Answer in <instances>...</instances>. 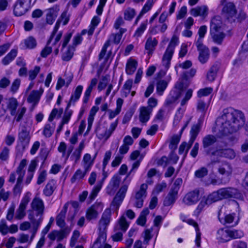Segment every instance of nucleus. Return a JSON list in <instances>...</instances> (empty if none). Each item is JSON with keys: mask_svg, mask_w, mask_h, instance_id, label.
Segmentation results:
<instances>
[{"mask_svg": "<svg viewBox=\"0 0 248 248\" xmlns=\"http://www.w3.org/2000/svg\"><path fill=\"white\" fill-rule=\"evenodd\" d=\"M98 82V80L96 78H93L90 82V85L88 86L86 90L85 91L83 98V102L84 104H86L88 103L90 97L91 96V93L92 92L93 89L94 87L97 84Z\"/></svg>", "mask_w": 248, "mask_h": 248, "instance_id": "28", "label": "nucleus"}, {"mask_svg": "<svg viewBox=\"0 0 248 248\" xmlns=\"http://www.w3.org/2000/svg\"><path fill=\"white\" fill-rule=\"evenodd\" d=\"M149 214V210L148 208H144L141 212L140 216L137 220L138 225L141 226L145 225L146 222V216Z\"/></svg>", "mask_w": 248, "mask_h": 248, "instance_id": "34", "label": "nucleus"}, {"mask_svg": "<svg viewBox=\"0 0 248 248\" xmlns=\"http://www.w3.org/2000/svg\"><path fill=\"white\" fill-rule=\"evenodd\" d=\"M19 103L16 98L11 97L8 99L7 103V109L9 111L10 115L14 116V121L16 122L21 121L26 112L25 107L18 108Z\"/></svg>", "mask_w": 248, "mask_h": 248, "instance_id": "4", "label": "nucleus"}, {"mask_svg": "<svg viewBox=\"0 0 248 248\" xmlns=\"http://www.w3.org/2000/svg\"><path fill=\"white\" fill-rule=\"evenodd\" d=\"M218 121H220V131L224 135L237 131L245 123L243 112L233 108H224Z\"/></svg>", "mask_w": 248, "mask_h": 248, "instance_id": "1", "label": "nucleus"}, {"mask_svg": "<svg viewBox=\"0 0 248 248\" xmlns=\"http://www.w3.org/2000/svg\"><path fill=\"white\" fill-rule=\"evenodd\" d=\"M208 170L205 167H202L195 172V176L197 178H202L208 174Z\"/></svg>", "mask_w": 248, "mask_h": 248, "instance_id": "56", "label": "nucleus"}, {"mask_svg": "<svg viewBox=\"0 0 248 248\" xmlns=\"http://www.w3.org/2000/svg\"><path fill=\"white\" fill-rule=\"evenodd\" d=\"M222 12L224 16L230 19L235 16L237 11L233 3L229 2L224 5Z\"/></svg>", "mask_w": 248, "mask_h": 248, "instance_id": "15", "label": "nucleus"}, {"mask_svg": "<svg viewBox=\"0 0 248 248\" xmlns=\"http://www.w3.org/2000/svg\"><path fill=\"white\" fill-rule=\"evenodd\" d=\"M184 111L185 110L181 108L178 109L174 118V126H177L178 124L183 116Z\"/></svg>", "mask_w": 248, "mask_h": 248, "instance_id": "51", "label": "nucleus"}, {"mask_svg": "<svg viewBox=\"0 0 248 248\" xmlns=\"http://www.w3.org/2000/svg\"><path fill=\"white\" fill-rule=\"evenodd\" d=\"M199 60L202 63L206 62L209 59V52L208 48L199 50Z\"/></svg>", "mask_w": 248, "mask_h": 248, "instance_id": "40", "label": "nucleus"}, {"mask_svg": "<svg viewBox=\"0 0 248 248\" xmlns=\"http://www.w3.org/2000/svg\"><path fill=\"white\" fill-rule=\"evenodd\" d=\"M235 214H229L224 217H221L220 213L218 215V218L221 224L227 227H233L238 223V220L234 221Z\"/></svg>", "mask_w": 248, "mask_h": 248, "instance_id": "14", "label": "nucleus"}, {"mask_svg": "<svg viewBox=\"0 0 248 248\" xmlns=\"http://www.w3.org/2000/svg\"><path fill=\"white\" fill-rule=\"evenodd\" d=\"M103 204L100 202H95L92 205L86 212V217L88 220L96 219L98 216L99 212L102 210Z\"/></svg>", "mask_w": 248, "mask_h": 248, "instance_id": "11", "label": "nucleus"}, {"mask_svg": "<svg viewBox=\"0 0 248 248\" xmlns=\"http://www.w3.org/2000/svg\"><path fill=\"white\" fill-rule=\"evenodd\" d=\"M102 183H98L93 189L90 196H89V199L91 200V201L94 200V199L97 196L98 192L101 189V187L102 186Z\"/></svg>", "mask_w": 248, "mask_h": 248, "instance_id": "47", "label": "nucleus"}, {"mask_svg": "<svg viewBox=\"0 0 248 248\" xmlns=\"http://www.w3.org/2000/svg\"><path fill=\"white\" fill-rule=\"evenodd\" d=\"M70 229L68 227L65 228L60 231H58L56 240L58 242L61 241L63 238L66 237L70 232Z\"/></svg>", "mask_w": 248, "mask_h": 248, "instance_id": "41", "label": "nucleus"}, {"mask_svg": "<svg viewBox=\"0 0 248 248\" xmlns=\"http://www.w3.org/2000/svg\"><path fill=\"white\" fill-rule=\"evenodd\" d=\"M83 88L82 85H78L74 93L72 94L68 104H70L71 105L72 104H74L79 99Z\"/></svg>", "mask_w": 248, "mask_h": 248, "instance_id": "31", "label": "nucleus"}, {"mask_svg": "<svg viewBox=\"0 0 248 248\" xmlns=\"http://www.w3.org/2000/svg\"><path fill=\"white\" fill-rule=\"evenodd\" d=\"M85 147L84 140H82L77 148L75 149L72 153L71 158L72 160H74L75 163H77L80 158L81 155L82 150Z\"/></svg>", "mask_w": 248, "mask_h": 248, "instance_id": "29", "label": "nucleus"}, {"mask_svg": "<svg viewBox=\"0 0 248 248\" xmlns=\"http://www.w3.org/2000/svg\"><path fill=\"white\" fill-rule=\"evenodd\" d=\"M147 26V20L142 22L140 26L135 31V32L134 34V36L137 38H139L142 34L144 32V31L146 30Z\"/></svg>", "mask_w": 248, "mask_h": 248, "instance_id": "48", "label": "nucleus"}, {"mask_svg": "<svg viewBox=\"0 0 248 248\" xmlns=\"http://www.w3.org/2000/svg\"><path fill=\"white\" fill-rule=\"evenodd\" d=\"M218 171L221 175L230 176L232 173V168L229 163L224 161L219 166Z\"/></svg>", "mask_w": 248, "mask_h": 248, "instance_id": "24", "label": "nucleus"}, {"mask_svg": "<svg viewBox=\"0 0 248 248\" xmlns=\"http://www.w3.org/2000/svg\"><path fill=\"white\" fill-rule=\"evenodd\" d=\"M17 51L16 49H12L2 60L3 65L9 64L16 56Z\"/></svg>", "mask_w": 248, "mask_h": 248, "instance_id": "33", "label": "nucleus"}, {"mask_svg": "<svg viewBox=\"0 0 248 248\" xmlns=\"http://www.w3.org/2000/svg\"><path fill=\"white\" fill-rule=\"evenodd\" d=\"M236 156L235 151L231 148L217 149L213 156L225 157L230 159L234 158Z\"/></svg>", "mask_w": 248, "mask_h": 248, "instance_id": "13", "label": "nucleus"}, {"mask_svg": "<svg viewBox=\"0 0 248 248\" xmlns=\"http://www.w3.org/2000/svg\"><path fill=\"white\" fill-rule=\"evenodd\" d=\"M100 22V18L97 16H94L91 21V26L88 30V34L89 36L92 35L95 27L98 25Z\"/></svg>", "mask_w": 248, "mask_h": 248, "instance_id": "45", "label": "nucleus"}, {"mask_svg": "<svg viewBox=\"0 0 248 248\" xmlns=\"http://www.w3.org/2000/svg\"><path fill=\"white\" fill-rule=\"evenodd\" d=\"M31 137L29 135V132L26 128L24 127L18 133V144L17 147L20 146L23 151H24L29 145Z\"/></svg>", "mask_w": 248, "mask_h": 248, "instance_id": "10", "label": "nucleus"}, {"mask_svg": "<svg viewBox=\"0 0 248 248\" xmlns=\"http://www.w3.org/2000/svg\"><path fill=\"white\" fill-rule=\"evenodd\" d=\"M157 44L158 41L155 38H152V37H150L147 39L145 45V49L148 51L147 53L149 55L152 54Z\"/></svg>", "mask_w": 248, "mask_h": 248, "instance_id": "27", "label": "nucleus"}, {"mask_svg": "<svg viewBox=\"0 0 248 248\" xmlns=\"http://www.w3.org/2000/svg\"><path fill=\"white\" fill-rule=\"evenodd\" d=\"M135 14L136 12L134 9L128 8L124 12V18L126 20H131Z\"/></svg>", "mask_w": 248, "mask_h": 248, "instance_id": "50", "label": "nucleus"}, {"mask_svg": "<svg viewBox=\"0 0 248 248\" xmlns=\"http://www.w3.org/2000/svg\"><path fill=\"white\" fill-rule=\"evenodd\" d=\"M129 225V223L127 222L125 216L123 215L118 220L114 229L115 231L121 230L122 232H125L128 229Z\"/></svg>", "mask_w": 248, "mask_h": 248, "instance_id": "30", "label": "nucleus"}, {"mask_svg": "<svg viewBox=\"0 0 248 248\" xmlns=\"http://www.w3.org/2000/svg\"><path fill=\"white\" fill-rule=\"evenodd\" d=\"M218 70V68L217 65L212 66L207 74V79L211 82L213 81L216 77Z\"/></svg>", "mask_w": 248, "mask_h": 248, "instance_id": "39", "label": "nucleus"}, {"mask_svg": "<svg viewBox=\"0 0 248 248\" xmlns=\"http://www.w3.org/2000/svg\"><path fill=\"white\" fill-rule=\"evenodd\" d=\"M216 238L219 243H223L229 241V229H219L217 232Z\"/></svg>", "mask_w": 248, "mask_h": 248, "instance_id": "21", "label": "nucleus"}, {"mask_svg": "<svg viewBox=\"0 0 248 248\" xmlns=\"http://www.w3.org/2000/svg\"><path fill=\"white\" fill-rule=\"evenodd\" d=\"M210 32L215 43L219 45L222 44L226 35L223 31L219 22L215 18L211 21Z\"/></svg>", "mask_w": 248, "mask_h": 248, "instance_id": "5", "label": "nucleus"}, {"mask_svg": "<svg viewBox=\"0 0 248 248\" xmlns=\"http://www.w3.org/2000/svg\"><path fill=\"white\" fill-rule=\"evenodd\" d=\"M70 106V104H67L65 109L64 114L62 120L63 123H66V124H68L71 119L73 111L69 109Z\"/></svg>", "mask_w": 248, "mask_h": 248, "instance_id": "42", "label": "nucleus"}, {"mask_svg": "<svg viewBox=\"0 0 248 248\" xmlns=\"http://www.w3.org/2000/svg\"><path fill=\"white\" fill-rule=\"evenodd\" d=\"M190 13L194 17L200 16L205 18L208 15V9L206 5L197 6L195 8H192L190 11Z\"/></svg>", "mask_w": 248, "mask_h": 248, "instance_id": "20", "label": "nucleus"}, {"mask_svg": "<svg viewBox=\"0 0 248 248\" xmlns=\"http://www.w3.org/2000/svg\"><path fill=\"white\" fill-rule=\"evenodd\" d=\"M193 91L192 89H188L185 94V97L182 100L181 102V105L182 106H184L187 102L190 99L192 95Z\"/></svg>", "mask_w": 248, "mask_h": 248, "instance_id": "64", "label": "nucleus"}, {"mask_svg": "<svg viewBox=\"0 0 248 248\" xmlns=\"http://www.w3.org/2000/svg\"><path fill=\"white\" fill-rule=\"evenodd\" d=\"M148 188L147 184H142L140 185V189L136 192L135 197L144 199L147 196L146 190Z\"/></svg>", "mask_w": 248, "mask_h": 248, "instance_id": "36", "label": "nucleus"}, {"mask_svg": "<svg viewBox=\"0 0 248 248\" xmlns=\"http://www.w3.org/2000/svg\"><path fill=\"white\" fill-rule=\"evenodd\" d=\"M85 175V173L83 172L80 169L78 170L74 175L71 178V182L74 183L77 179H82Z\"/></svg>", "mask_w": 248, "mask_h": 248, "instance_id": "58", "label": "nucleus"}, {"mask_svg": "<svg viewBox=\"0 0 248 248\" xmlns=\"http://www.w3.org/2000/svg\"><path fill=\"white\" fill-rule=\"evenodd\" d=\"M111 219V211L107 208L103 213L98 222V235L92 248H102L107 239V230Z\"/></svg>", "mask_w": 248, "mask_h": 248, "instance_id": "2", "label": "nucleus"}, {"mask_svg": "<svg viewBox=\"0 0 248 248\" xmlns=\"http://www.w3.org/2000/svg\"><path fill=\"white\" fill-rule=\"evenodd\" d=\"M68 205L67 203H65L63 206L60 213L56 217V224L61 228H64L65 225V218L68 209Z\"/></svg>", "mask_w": 248, "mask_h": 248, "instance_id": "22", "label": "nucleus"}, {"mask_svg": "<svg viewBox=\"0 0 248 248\" xmlns=\"http://www.w3.org/2000/svg\"><path fill=\"white\" fill-rule=\"evenodd\" d=\"M80 235V233L79 231L77 230H75L73 232V235L71 238L70 246L71 247H73L75 246L76 242Z\"/></svg>", "mask_w": 248, "mask_h": 248, "instance_id": "60", "label": "nucleus"}, {"mask_svg": "<svg viewBox=\"0 0 248 248\" xmlns=\"http://www.w3.org/2000/svg\"><path fill=\"white\" fill-rule=\"evenodd\" d=\"M63 113V108H61L59 109H58L57 108H53L51 112L49 117H48V121L49 122H52L54 118L57 116V117L58 118H60L62 116V114Z\"/></svg>", "mask_w": 248, "mask_h": 248, "instance_id": "46", "label": "nucleus"}, {"mask_svg": "<svg viewBox=\"0 0 248 248\" xmlns=\"http://www.w3.org/2000/svg\"><path fill=\"white\" fill-rule=\"evenodd\" d=\"M59 11V6L57 5H55L47 10V13L46 16V21L47 23L50 25L53 23L58 16Z\"/></svg>", "mask_w": 248, "mask_h": 248, "instance_id": "18", "label": "nucleus"}, {"mask_svg": "<svg viewBox=\"0 0 248 248\" xmlns=\"http://www.w3.org/2000/svg\"><path fill=\"white\" fill-rule=\"evenodd\" d=\"M54 130V126H51L50 124H46L43 130V134L46 138L50 137L53 134Z\"/></svg>", "mask_w": 248, "mask_h": 248, "instance_id": "54", "label": "nucleus"}, {"mask_svg": "<svg viewBox=\"0 0 248 248\" xmlns=\"http://www.w3.org/2000/svg\"><path fill=\"white\" fill-rule=\"evenodd\" d=\"M168 86V82L165 80H159L156 83V92L158 95H162Z\"/></svg>", "mask_w": 248, "mask_h": 248, "instance_id": "35", "label": "nucleus"}, {"mask_svg": "<svg viewBox=\"0 0 248 248\" xmlns=\"http://www.w3.org/2000/svg\"><path fill=\"white\" fill-rule=\"evenodd\" d=\"M56 187V181L54 180H50L44 189V194L46 196H50L53 194Z\"/></svg>", "mask_w": 248, "mask_h": 248, "instance_id": "32", "label": "nucleus"}, {"mask_svg": "<svg viewBox=\"0 0 248 248\" xmlns=\"http://www.w3.org/2000/svg\"><path fill=\"white\" fill-rule=\"evenodd\" d=\"M217 141V138L213 135H206L202 140L203 151L207 155L213 156L216 149L212 146Z\"/></svg>", "mask_w": 248, "mask_h": 248, "instance_id": "6", "label": "nucleus"}, {"mask_svg": "<svg viewBox=\"0 0 248 248\" xmlns=\"http://www.w3.org/2000/svg\"><path fill=\"white\" fill-rule=\"evenodd\" d=\"M212 92L213 88L211 87H207L203 89H201L198 91L197 93V96L199 98L203 96H206L211 93Z\"/></svg>", "mask_w": 248, "mask_h": 248, "instance_id": "55", "label": "nucleus"}, {"mask_svg": "<svg viewBox=\"0 0 248 248\" xmlns=\"http://www.w3.org/2000/svg\"><path fill=\"white\" fill-rule=\"evenodd\" d=\"M24 44L27 48L32 49L36 46V41L32 36H30L25 40Z\"/></svg>", "mask_w": 248, "mask_h": 248, "instance_id": "52", "label": "nucleus"}, {"mask_svg": "<svg viewBox=\"0 0 248 248\" xmlns=\"http://www.w3.org/2000/svg\"><path fill=\"white\" fill-rule=\"evenodd\" d=\"M208 105L202 99H199L197 102V109L201 112H205L208 108Z\"/></svg>", "mask_w": 248, "mask_h": 248, "instance_id": "59", "label": "nucleus"}, {"mask_svg": "<svg viewBox=\"0 0 248 248\" xmlns=\"http://www.w3.org/2000/svg\"><path fill=\"white\" fill-rule=\"evenodd\" d=\"M200 200V191L196 189L187 192L183 198L182 202L187 206H190L196 204Z\"/></svg>", "mask_w": 248, "mask_h": 248, "instance_id": "9", "label": "nucleus"}, {"mask_svg": "<svg viewBox=\"0 0 248 248\" xmlns=\"http://www.w3.org/2000/svg\"><path fill=\"white\" fill-rule=\"evenodd\" d=\"M180 140V138L178 135H174L172 137L170 143L169 145V148L171 150L175 151L177 147L178 143Z\"/></svg>", "mask_w": 248, "mask_h": 248, "instance_id": "49", "label": "nucleus"}, {"mask_svg": "<svg viewBox=\"0 0 248 248\" xmlns=\"http://www.w3.org/2000/svg\"><path fill=\"white\" fill-rule=\"evenodd\" d=\"M45 205L42 199L38 197L34 198L31 203V209L28 211L44 213Z\"/></svg>", "mask_w": 248, "mask_h": 248, "instance_id": "16", "label": "nucleus"}, {"mask_svg": "<svg viewBox=\"0 0 248 248\" xmlns=\"http://www.w3.org/2000/svg\"><path fill=\"white\" fill-rule=\"evenodd\" d=\"M43 213L28 211V219L31 225H41L43 220Z\"/></svg>", "mask_w": 248, "mask_h": 248, "instance_id": "19", "label": "nucleus"}, {"mask_svg": "<svg viewBox=\"0 0 248 248\" xmlns=\"http://www.w3.org/2000/svg\"><path fill=\"white\" fill-rule=\"evenodd\" d=\"M154 3V0H147L141 11L144 14L148 12L151 9Z\"/></svg>", "mask_w": 248, "mask_h": 248, "instance_id": "61", "label": "nucleus"}, {"mask_svg": "<svg viewBox=\"0 0 248 248\" xmlns=\"http://www.w3.org/2000/svg\"><path fill=\"white\" fill-rule=\"evenodd\" d=\"M243 236L244 233L241 230L229 229L230 240L231 239L241 238Z\"/></svg>", "mask_w": 248, "mask_h": 248, "instance_id": "44", "label": "nucleus"}, {"mask_svg": "<svg viewBox=\"0 0 248 248\" xmlns=\"http://www.w3.org/2000/svg\"><path fill=\"white\" fill-rule=\"evenodd\" d=\"M137 66V62L134 60L128 61L126 65V73L132 75L135 71Z\"/></svg>", "mask_w": 248, "mask_h": 248, "instance_id": "37", "label": "nucleus"}, {"mask_svg": "<svg viewBox=\"0 0 248 248\" xmlns=\"http://www.w3.org/2000/svg\"><path fill=\"white\" fill-rule=\"evenodd\" d=\"M208 198H209V195L208 196L207 198H206V200H205V201H202L199 203V204L197 206L196 209L195 210V211L194 212V216L198 217L200 215V213L202 210L203 208H204V207L205 206V205L206 204H211L214 202H211L210 203L208 202Z\"/></svg>", "mask_w": 248, "mask_h": 248, "instance_id": "43", "label": "nucleus"}, {"mask_svg": "<svg viewBox=\"0 0 248 248\" xmlns=\"http://www.w3.org/2000/svg\"><path fill=\"white\" fill-rule=\"evenodd\" d=\"M40 70V67L39 66H35L33 70L29 71V78L30 80H34Z\"/></svg>", "mask_w": 248, "mask_h": 248, "instance_id": "57", "label": "nucleus"}, {"mask_svg": "<svg viewBox=\"0 0 248 248\" xmlns=\"http://www.w3.org/2000/svg\"><path fill=\"white\" fill-rule=\"evenodd\" d=\"M40 94L38 91H32L28 97L27 101L29 103H37L39 100Z\"/></svg>", "mask_w": 248, "mask_h": 248, "instance_id": "38", "label": "nucleus"}, {"mask_svg": "<svg viewBox=\"0 0 248 248\" xmlns=\"http://www.w3.org/2000/svg\"><path fill=\"white\" fill-rule=\"evenodd\" d=\"M201 128V125L200 123L196 124H194L190 130V137L196 139Z\"/></svg>", "mask_w": 248, "mask_h": 248, "instance_id": "53", "label": "nucleus"}, {"mask_svg": "<svg viewBox=\"0 0 248 248\" xmlns=\"http://www.w3.org/2000/svg\"><path fill=\"white\" fill-rule=\"evenodd\" d=\"M235 198L241 199L242 195L239 190L232 187L220 188L209 195L208 202H216L222 199Z\"/></svg>", "mask_w": 248, "mask_h": 248, "instance_id": "3", "label": "nucleus"}, {"mask_svg": "<svg viewBox=\"0 0 248 248\" xmlns=\"http://www.w3.org/2000/svg\"><path fill=\"white\" fill-rule=\"evenodd\" d=\"M177 188L175 189H170V192L164 201L165 206H170L174 203L177 198L178 192Z\"/></svg>", "mask_w": 248, "mask_h": 248, "instance_id": "26", "label": "nucleus"}, {"mask_svg": "<svg viewBox=\"0 0 248 248\" xmlns=\"http://www.w3.org/2000/svg\"><path fill=\"white\" fill-rule=\"evenodd\" d=\"M120 181L121 177L118 175H114L107 186V193L109 195L113 194L119 187Z\"/></svg>", "mask_w": 248, "mask_h": 248, "instance_id": "17", "label": "nucleus"}, {"mask_svg": "<svg viewBox=\"0 0 248 248\" xmlns=\"http://www.w3.org/2000/svg\"><path fill=\"white\" fill-rule=\"evenodd\" d=\"M9 149L7 147H4L0 153V159L2 161H5L8 159L9 155Z\"/></svg>", "mask_w": 248, "mask_h": 248, "instance_id": "63", "label": "nucleus"}, {"mask_svg": "<svg viewBox=\"0 0 248 248\" xmlns=\"http://www.w3.org/2000/svg\"><path fill=\"white\" fill-rule=\"evenodd\" d=\"M0 232L3 235H6L9 232V227L4 220H1L0 222Z\"/></svg>", "mask_w": 248, "mask_h": 248, "instance_id": "62", "label": "nucleus"}, {"mask_svg": "<svg viewBox=\"0 0 248 248\" xmlns=\"http://www.w3.org/2000/svg\"><path fill=\"white\" fill-rule=\"evenodd\" d=\"M30 200V198L28 195H26L23 198L18 208L16 210L15 215L16 219L20 220L26 216L25 210Z\"/></svg>", "mask_w": 248, "mask_h": 248, "instance_id": "12", "label": "nucleus"}, {"mask_svg": "<svg viewBox=\"0 0 248 248\" xmlns=\"http://www.w3.org/2000/svg\"><path fill=\"white\" fill-rule=\"evenodd\" d=\"M139 110V119L140 122L142 123H146L150 119L152 110L151 108H148L146 107H141L140 108Z\"/></svg>", "mask_w": 248, "mask_h": 248, "instance_id": "25", "label": "nucleus"}, {"mask_svg": "<svg viewBox=\"0 0 248 248\" xmlns=\"http://www.w3.org/2000/svg\"><path fill=\"white\" fill-rule=\"evenodd\" d=\"M31 0H17L14 5L13 13L16 16L25 15L30 9Z\"/></svg>", "mask_w": 248, "mask_h": 248, "instance_id": "7", "label": "nucleus"}, {"mask_svg": "<svg viewBox=\"0 0 248 248\" xmlns=\"http://www.w3.org/2000/svg\"><path fill=\"white\" fill-rule=\"evenodd\" d=\"M130 182V179H128L120 188L118 192L113 198L111 202V205L116 209H117L122 202L127 190L128 185Z\"/></svg>", "mask_w": 248, "mask_h": 248, "instance_id": "8", "label": "nucleus"}, {"mask_svg": "<svg viewBox=\"0 0 248 248\" xmlns=\"http://www.w3.org/2000/svg\"><path fill=\"white\" fill-rule=\"evenodd\" d=\"M174 49L170 46H168L162 59L163 65L166 68H168L170 66V62L174 53Z\"/></svg>", "mask_w": 248, "mask_h": 248, "instance_id": "23", "label": "nucleus"}]
</instances>
